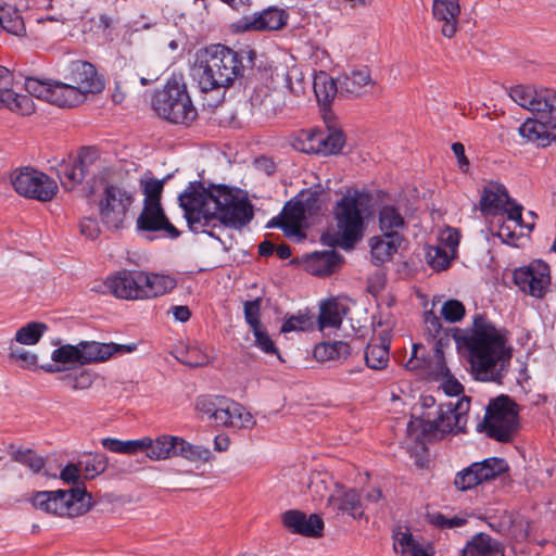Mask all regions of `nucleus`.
Listing matches in <instances>:
<instances>
[{
	"mask_svg": "<svg viewBox=\"0 0 556 556\" xmlns=\"http://www.w3.org/2000/svg\"><path fill=\"white\" fill-rule=\"evenodd\" d=\"M189 229L218 238L217 230L241 229L254 216L253 206L233 189L225 185L190 182L178 197Z\"/></svg>",
	"mask_w": 556,
	"mask_h": 556,
	"instance_id": "nucleus-1",
	"label": "nucleus"
},
{
	"mask_svg": "<svg viewBox=\"0 0 556 556\" xmlns=\"http://www.w3.org/2000/svg\"><path fill=\"white\" fill-rule=\"evenodd\" d=\"M468 351L471 375L478 381L502 384L513 357L506 333L482 314L473 317L471 327L457 337Z\"/></svg>",
	"mask_w": 556,
	"mask_h": 556,
	"instance_id": "nucleus-2",
	"label": "nucleus"
},
{
	"mask_svg": "<svg viewBox=\"0 0 556 556\" xmlns=\"http://www.w3.org/2000/svg\"><path fill=\"white\" fill-rule=\"evenodd\" d=\"M241 55L228 47L213 45L198 58L194 76L202 91L228 88L243 77Z\"/></svg>",
	"mask_w": 556,
	"mask_h": 556,
	"instance_id": "nucleus-3",
	"label": "nucleus"
},
{
	"mask_svg": "<svg viewBox=\"0 0 556 556\" xmlns=\"http://www.w3.org/2000/svg\"><path fill=\"white\" fill-rule=\"evenodd\" d=\"M469 409L470 397L464 395L455 403L448 402L440 405L437 417L433 419L430 418L429 413L412 419L407 424V432L416 441H419L464 431Z\"/></svg>",
	"mask_w": 556,
	"mask_h": 556,
	"instance_id": "nucleus-4",
	"label": "nucleus"
},
{
	"mask_svg": "<svg viewBox=\"0 0 556 556\" xmlns=\"http://www.w3.org/2000/svg\"><path fill=\"white\" fill-rule=\"evenodd\" d=\"M370 195L365 191L350 188L334 206L333 214L338 228V244L351 249L361 240L365 228L364 214L368 210Z\"/></svg>",
	"mask_w": 556,
	"mask_h": 556,
	"instance_id": "nucleus-5",
	"label": "nucleus"
},
{
	"mask_svg": "<svg viewBox=\"0 0 556 556\" xmlns=\"http://www.w3.org/2000/svg\"><path fill=\"white\" fill-rule=\"evenodd\" d=\"M152 109L155 113L174 124L188 125L198 115L185 84L169 79L162 90L154 93Z\"/></svg>",
	"mask_w": 556,
	"mask_h": 556,
	"instance_id": "nucleus-6",
	"label": "nucleus"
},
{
	"mask_svg": "<svg viewBox=\"0 0 556 556\" xmlns=\"http://www.w3.org/2000/svg\"><path fill=\"white\" fill-rule=\"evenodd\" d=\"M135 200L136 190L132 187L122 182L106 184L97 204L103 226L110 230L124 228Z\"/></svg>",
	"mask_w": 556,
	"mask_h": 556,
	"instance_id": "nucleus-7",
	"label": "nucleus"
},
{
	"mask_svg": "<svg viewBox=\"0 0 556 556\" xmlns=\"http://www.w3.org/2000/svg\"><path fill=\"white\" fill-rule=\"evenodd\" d=\"M34 507L60 517H77L91 508V496L85 488L37 492L33 500Z\"/></svg>",
	"mask_w": 556,
	"mask_h": 556,
	"instance_id": "nucleus-8",
	"label": "nucleus"
},
{
	"mask_svg": "<svg viewBox=\"0 0 556 556\" xmlns=\"http://www.w3.org/2000/svg\"><path fill=\"white\" fill-rule=\"evenodd\" d=\"M488 437L498 442H510L519 429L518 405L507 395L490 401L482 421Z\"/></svg>",
	"mask_w": 556,
	"mask_h": 556,
	"instance_id": "nucleus-9",
	"label": "nucleus"
},
{
	"mask_svg": "<svg viewBox=\"0 0 556 556\" xmlns=\"http://www.w3.org/2000/svg\"><path fill=\"white\" fill-rule=\"evenodd\" d=\"M509 97L519 106L556 127V90L517 85L510 88Z\"/></svg>",
	"mask_w": 556,
	"mask_h": 556,
	"instance_id": "nucleus-10",
	"label": "nucleus"
},
{
	"mask_svg": "<svg viewBox=\"0 0 556 556\" xmlns=\"http://www.w3.org/2000/svg\"><path fill=\"white\" fill-rule=\"evenodd\" d=\"M25 88L31 96L60 108L76 106L86 100V97L67 80H42L28 77L25 80Z\"/></svg>",
	"mask_w": 556,
	"mask_h": 556,
	"instance_id": "nucleus-11",
	"label": "nucleus"
},
{
	"mask_svg": "<svg viewBox=\"0 0 556 556\" xmlns=\"http://www.w3.org/2000/svg\"><path fill=\"white\" fill-rule=\"evenodd\" d=\"M508 469V463L504 458L489 457L459 470L455 475L453 484L457 491L467 492L496 479Z\"/></svg>",
	"mask_w": 556,
	"mask_h": 556,
	"instance_id": "nucleus-12",
	"label": "nucleus"
},
{
	"mask_svg": "<svg viewBox=\"0 0 556 556\" xmlns=\"http://www.w3.org/2000/svg\"><path fill=\"white\" fill-rule=\"evenodd\" d=\"M480 210L484 216L504 213L515 226L522 227V206L510 201L509 194L503 185L490 182L483 188L480 198Z\"/></svg>",
	"mask_w": 556,
	"mask_h": 556,
	"instance_id": "nucleus-13",
	"label": "nucleus"
},
{
	"mask_svg": "<svg viewBox=\"0 0 556 556\" xmlns=\"http://www.w3.org/2000/svg\"><path fill=\"white\" fill-rule=\"evenodd\" d=\"M14 190L26 198L50 201L58 192V184L45 173L25 168L11 178Z\"/></svg>",
	"mask_w": 556,
	"mask_h": 556,
	"instance_id": "nucleus-14",
	"label": "nucleus"
},
{
	"mask_svg": "<svg viewBox=\"0 0 556 556\" xmlns=\"http://www.w3.org/2000/svg\"><path fill=\"white\" fill-rule=\"evenodd\" d=\"M513 279L522 292L542 299L551 286V268L542 260H534L527 266L516 268Z\"/></svg>",
	"mask_w": 556,
	"mask_h": 556,
	"instance_id": "nucleus-15",
	"label": "nucleus"
},
{
	"mask_svg": "<svg viewBox=\"0 0 556 556\" xmlns=\"http://www.w3.org/2000/svg\"><path fill=\"white\" fill-rule=\"evenodd\" d=\"M98 161H100L98 149L83 148L76 159L59 165L58 176L61 185L67 190L74 189L84 181Z\"/></svg>",
	"mask_w": 556,
	"mask_h": 556,
	"instance_id": "nucleus-16",
	"label": "nucleus"
},
{
	"mask_svg": "<svg viewBox=\"0 0 556 556\" xmlns=\"http://www.w3.org/2000/svg\"><path fill=\"white\" fill-rule=\"evenodd\" d=\"M306 218L305 214V205L301 204V200L295 198L286 203L282 212L271 218L267 227L281 228L283 233L288 238H294L298 241H302L305 239V233L303 231V223Z\"/></svg>",
	"mask_w": 556,
	"mask_h": 556,
	"instance_id": "nucleus-17",
	"label": "nucleus"
},
{
	"mask_svg": "<svg viewBox=\"0 0 556 556\" xmlns=\"http://www.w3.org/2000/svg\"><path fill=\"white\" fill-rule=\"evenodd\" d=\"M65 80L85 97L88 93L101 92L104 88V83L99 77L96 67L89 62L79 60L70 64Z\"/></svg>",
	"mask_w": 556,
	"mask_h": 556,
	"instance_id": "nucleus-18",
	"label": "nucleus"
},
{
	"mask_svg": "<svg viewBox=\"0 0 556 556\" xmlns=\"http://www.w3.org/2000/svg\"><path fill=\"white\" fill-rule=\"evenodd\" d=\"M334 490L327 497V508L337 516L349 515L354 519L364 516V508L359 493L355 489H348L334 483Z\"/></svg>",
	"mask_w": 556,
	"mask_h": 556,
	"instance_id": "nucleus-19",
	"label": "nucleus"
},
{
	"mask_svg": "<svg viewBox=\"0 0 556 556\" xmlns=\"http://www.w3.org/2000/svg\"><path fill=\"white\" fill-rule=\"evenodd\" d=\"M377 87L367 66L354 68L339 75L340 96L345 98H359Z\"/></svg>",
	"mask_w": 556,
	"mask_h": 556,
	"instance_id": "nucleus-20",
	"label": "nucleus"
},
{
	"mask_svg": "<svg viewBox=\"0 0 556 556\" xmlns=\"http://www.w3.org/2000/svg\"><path fill=\"white\" fill-rule=\"evenodd\" d=\"M283 526L292 533L306 538H320L324 533V520L317 514L306 515L298 509H289L282 515Z\"/></svg>",
	"mask_w": 556,
	"mask_h": 556,
	"instance_id": "nucleus-21",
	"label": "nucleus"
},
{
	"mask_svg": "<svg viewBox=\"0 0 556 556\" xmlns=\"http://www.w3.org/2000/svg\"><path fill=\"white\" fill-rule=\"evenodd\" d=\"M80 365L101 363L108 361L115 353H130L136 344L100 343L96 341H80Z\"/></svg>",
	"mask_w": 556,
	"mask_h": 556,
	"instance_id": "nucleus-22",
	"label": "nucleus"
},
{
	"mask_svg": "<svg viewBox=\"0 0 556 556\" xmlns=\"http://www.w3.org/2000/svg\"><path fill=\"white\" fill-rule=\"evenodd\" d=\"M140 270H122L105 281L110 292L123 300H141Z\"/></svg>",
	"mask_w": 556,
	"mask_h": 556,
	"instance_id": "nucleus-23",
	"label": "nucleus"
},
{
	"mask_svg": "<svg viewBox=\"0 0 556 556\" xmlns=\"http://www.w3.org/2000/svg\"><path fill=\"white\" fill-rule=\"evenodd\" d=\"M137 226L146 231H164L172 239L179 236L177 228L167 219L161 204L143 205L137 218Z\"/></svg>",
	"mask_w": 556,
	"mask_h": 556,
	"instance_id": "nucleus-24",
	"label": "nucleus"
},
{
	"mask_svg": "<svg viewBox=\"0 0 556 556\" xmlns=\"http://www.w3.org/2000/svg\"><path fill=\"white\" fill-rule=\"evenodd\" d=\"M460 4L459 0H433L432 16L441 23V34L453 38L459 28Z\"/></svg>",
	"mask_w": 556,
	"mask_h": 556,
	"instance_id": "nucleus-25",
	"label": "nucleus"
},
{
	"mask_svg": "<svg viewBox=\"0 0 556 556\" xmlns=\"http://www.w3.org/2000/svg\"><path fill=\"white\" fill-rule=\"evenodd\" d=\"M288 14L282 9L268 8L240 22L242 30H277L287 24Z\"/></svg>",
	"mask_w": 556,
	"mask_h": 556,
	"instance_id": "nucleus-26",
	"label": "nucleus"
},
{
	"mask_svg": "<svg viewBox=\"0 0 556 556\" xmlns=\"http://www.w3.org/2000/svg\"><path fill=\"white\" fill-rule=\"evenodd\" d=\"M215 425L237 429L252 428L255 420L252 414L247 412L241 404L225 397Z\"/></svg>",
	"mask_w": 556,
	"mask_h": 556,
	"instance_id": "nucleus-27",
	"label": "nucleus"
},
{
	"mask_svg": "<svg viewBox=\"0 0 556 556\" xmlns=\"http://www.w3.org/2000/svg\"><path fill=\"white\" fill-rule=\"evenodd\" d=\"M141 300L162 296L170 292L177 285L174 277L140 270Z\"/></svg>",
	"mask_w": 556,
	"mask_h": 556,
	"instance_id": "nucleus-28",
	"label": "nucleus"
},
{
	"mask_svg": "<svg viewBox=\"0 0 556 556\" xmlns=\"http://www.w3.org/2000/svg\"><path fill=\"white\" fill-rule=\"evenodd\" d=\"M519 132L523 138L540 146L546 147L556 140V127L548 125L540 116L528 118L520 127Z\"/></svg>",
	"mask_w": 556,
	"mask_h": 556,
	"instance_id": "nucleus-29",
	"label": "nucleus"
},
{
	"mask_svg": "<svg viewBox=\"0 0 556 556\" xmlns=\"http://www.w3.org/2000/svg\"><path fill=\"white\" fill-rule=\"evenodd\" d=\"M462 556H505L504 545L491 535L475 534L462 549Z\"/></svg>",
	"mask_w": 556,
	"mask_h": 556,
	"instance_id": "nucleus-30",
	"label": "nucleus"
},
{
	"mask_svg": "<svg viewBox=\"0 0 556 556\" xmlns=\"http://www.w3.org/2000/svg\"><path fill=\"white\" fill-rule=\"evenodd\" d=\"M178 438L175 435L163 434L155 440L150 437H142L140 441H146L147 446L143 447L147 457L152 460H164L176 456Z\"/></svg>",
	"mask_w": 556,
	"mask_h": 556,
	"instance_id": "nucleus-31",
	"label": "nucleus"
},
{
	"mask_svg": "<svg viewBox=\"0 0 556 556\" xmlns=\"http://www.w3.org/2000/svg\"><path fill=\"white\" fill-rule=\"evenodd\" d=\"M341 264V256L334 251L315 252L305 262L306 269L315 276H328Z\"/></svg>",
	"mask_w": 556,
	"mask_h": 556,
	"instance_id": "nucleus-32",
	"label": "nucleus"
},
{
	"mask_svg": "<svg viewBox=\"0 0 556 556\" xmlns=\"http://www.w3.org/2000/svg\"><path fill=\"white\" fill-rule=\"evenodd\" d=\"M403 241V236L381 235L371 238L370 253L376 265L391 260Z\"/></svg>",
	"mask_w": 556,
	"mask_h": 556,
	"instance_id": "nucleus-33",
	"label": "nucleus"
},
{
	"mask_svg": "<svg viewBox=\"0 0 556 556\" xmlns=\"http://www.w3.org/2000/svg\"><path fill=\"white\" fill-rule=\"evenodd\" d=\"M349 309V306L338 299L324 302L318 317L319 328L321 330L325 328H339Z\"/></svg>",
	"mask_w": 556,
	"mask_h": 556,
	"instance_id": "nucleus-34",
	"label": "nucleus"
},
{
	"mask_svg": "<svg viewBox=\"0 0 556 556\" xmlns=\"http://www.w3.org/2000/svg\"><path fill=\"white\" fill-rule=\"evenodd\" d=\"M379 229L383 235L403 236L406 228L405 218L394 205H383L378 214Z\"/></svg>",
	"mask_w": 556,
	"mask_h": 556,
	"instance_id": "nucleus-35",
	"label": "nucleus"
},
{
	"mask_svg": "<svg viewBox=\"0 0 556 556\" xmlns=\"http://www.w3.org/2000/svg\"><path fill=\"white\" fill-rule=\"evenodd\" d=\"M51 359L54 364L42 365L40 368L47 372L54 374L63 371V367L58 364H79L80 365V352L78 343L64 344L55 349L51 354Z\"/></svg>",
	"mask_w": 556,
	"mask_h": 556,
	"instance_id": "nucleus-36",
	"label": "nucleus"
},
{
	"mask_svg": "<svg viewBox=\"0 0 556 556\" xmlns=\"http://www.w3.org/2000/svg\"><path fill=\"white\" fill-rule=\"evenodd\" d=\"M389 340L383 338L369 342L364 355L366 365L375 370L384 369L389 363Z\"/></svg>",
	"mask_w": 556,
	"mask_h": 556,
	"instance_id": "nucleus-37",
	"label": "nucleus"
},
{
	"mask_svg": "<svg viewBox=\"0 0 556 556\" xmlns=\"http://www.w3.org/2000/svg\"><path fill=\"white\" fill-rule=\"evenodd\" d=\"M318 362L345 361L351 355V346L344 341L321 342L313 352Z\"/></svg>",
	"mask_w": 556,
	"mask_h": 556,
	"instance_id": "nucleus-38",
	"label": "nucleus"
},
{
	"mask_svg": "<svg viewBox=\"0 0 556 556\" xmlns=\"http://www.w3.org/2000/svg\"><path fill=\"white\" fill-rule=\"evenodd\" d=\"M314 92L318 102L330 103L336 94H340L339 76L334 79L328 74L320 72L314 78Z\"/></svg>",
	"mask_w": 556,
	"mask_h": 556,
	"instance_id": "nucleus-39",
	"label": "nucleus"
},
{
	"mask_svg": "<svg viewBox=\"0 0 556 556\" xmlns=\"http://www.w3.org/2000/svg\"><path fill=\"white\" fill-rule=\"evenodd\" d=\"M176 456H180L192 463H206L212 458L210 448L191 444L182 438H178Z\"/></svg>",
	"mask_w": 556,
	"mask_h": 556,
	"instance_id": "nucleus-40",
	"label": "nucleus"
},
{
	"mask_svg": "<svg viewBox=\"0 0 556 556\" xmlns=\"http://www.w3.org/2000/svg\"><path fill=\"white\" fill-rule=\"evenodd\" d=\"M144 442L146 441H140V439L122 441L115 438H104L101 440V444L105 450L126 455L142 453L143 447L147 446Z\"/></svg>",
	"mask_w": 556,
	"mask_h": 556,
	"instance_id": "nucleus-41",
	"label": "nucleus"
},
{
	"mask_svg": "<svg viewBox=\"0 0 556 556\" xmlns=\"http://www.w3.org/2000/svg\"><path fill=\"white\" fill-rule=\"evenodd\" d=\"M47 330L48 326L45 323L30 321L16 331L15 341L25 345H34Z\"/></svg>",
	"mask_w": 556,
	"mask_h": 556,
	"instance_id": "nucleus-42",
	"label": "nucleus"
},
{
	"mask_svg": "<svg viewBox=\"0 0 556 556\" xmlns=\"http://www.w3.org/2000/svg\"><path fill=\"white\" fill-rule=\"evenodd\" d=\"M394 549L401 556H431L429 551L418 543L412 533H401L394 542Z\"/></svg>",
	"mask_w": 556,
	"mask_h": 556,
	"instance_id": "nucleus-43",
	"label": "nucleus"
},
{
	"mask_svg": "<svg viewBox=\"0 0 556 556\" xmlns=\"http://www.w3.org/2000/svg\"><path fill=\"white\" fill-rule=\"evenodd\" d=\"M30 103L31 100L27 96H18L12 90H0V108L4 105L25 115L33 111Z\"/></svg>",
	"mask_w": 556,
	"mask_h": 556,
	"instance_id": "nucleus-44",
	"label": "nucleus"
},
{
	"mask_svg": "<svg viewBox=\"0 0 556 556\" xmlns=\"http://www.w3.org/2000/svg\"><path fill=\"white\" fill-rule=\"evenodd\" d=\"M0 25L8 33L16 36L25 33V25L21 14L11 8L0 9Z\"/></svg>",
	"mask_w": 556,
	"mask_h": 556,
	"instance_id": "nucleus-45",
	"label": "nucleus"
},
{
	"mask_svg": "<svg viewBox=\"0 0 556 556\" xmlns=\"http://www.w3.org/2000/svg\"><path fill=\"white\" fill-rule=\"evenodd\" d=\"M225 396L219 395H202L197 399L195 408L203 416L212 419L215 424L217 421V414L223 407Z\"/></svg>",
	"mask_w": 556,
	"mask_h": 556,
	"instance_id": "nucleus-46",
	"label": "nucleus"
},
{
	"mask_svg": "<svg viewBox=\"0 0 556 556\" xmlns=\"http://www.w3.org/2000/svg\"><path fill=\"white\" fill-rule=\"evenodd\" d=\"M321 140V130H306L302 131L294 147L304 153L320 154Z\"/></svg>",
	"mask_w": 556,
	"mask_h": 556,
	"instance_id": "nucleus-47",
	"label": "nucleus"
},
{
	"mask_svg": "<svg viewBox=\"0 0 556 556\" xmlns=\"http://www.w3.org/2000/svg\"><path fill=\"white\" fill-rule=\"evenodd\" d=\"M11 458L26 467L33 472L38 473L45 466V459L33 450H14L11 452Z\"/></svg>",
	"mask_w": 556,
	"mask_h": 556,
	"instance_id": "nucleus-48",
	"label": "nucleus"
},
{
	"mask_svg": "<svg viewBox=\"0 0 556 556\" xmlns=\"http://www.w3.org/2000/svg\"><path fill=\"white\" fill-rule=\"evenodd\" d=\"M61 380L74 391H83L89 389L93 383V375L86 369L75 372H66Z\"/></svg>",
	"mask_w": 556,
	"mask_h": 556,
	"instance_id": "nucleus-49",
	"label": "nucleus"
},
{
	"mask_svg": "<svg viewBox=\"0 0 556 556\" xmlns=\"http://www.w3.org/2000/svg\"><path fill=\"white\" fill-rule=\"evenodd\" d=\"M320 154L330 155L337 154L344 146V135L340 130H330L325 132L321 130Z\"/></svg>",
	"mask_w": 556,
	"mask_h": 556,
	"instance_id": "nucleus-50",
	"label": "nucleus"
},
{
	"mask_svg": "<svg viewBox=\"0 0 556 556\" xmlns=\"http://www.w3.org/2000/svg\"><path fill=\"white\" fill-rule=\"evenodd\" d=\"M454 257L455 256L451 254L450 251L445 250L444 247L439 244L430 247L427 251V260L429 265L438 270L446 269Z\"/></svg>",
	"mask_w": 556,
	"mask_h": 556,
	"instance_id": "nucleus-51",
	"label": "nucleus"
},
{
	"mask_svg": "<svg viewBox=\"0 0 556 556\" xmlns=\"http://www.w3.org/2000/svg\"><path fill=\"white\" fill-rule=\"evenodd\" d=\"M425 324V334L429 340H437L438 343H441L443 337L445 336V331L442 327V323L440 317L434 315L433 312H426L424 317Z\"/></svg>",
	"mask_w": 556,
	"mask_h": 556,
	"instance_id": "nucleus-52",
	"label": "nucleus"
},
{
	"mask_svg": "<svg viewBox=\"0 0 556 556\" xmlns=\"http://www.w3.org/2000/svg\"><path fill=\"white\" fill-rule=\"evenodd\" d=\"M79 466L83 467L85 478L92 479L106 469L108 458L102 454H96L92 457L80 462Z\"/></svg>",
	"mask_w": 556,
	"mask_h": 556,
	"instance_id": "nucleus-53",
	"label": "nucleus"
},
{
	"mask_svg": "<svg viewBox=\"0 0 556 556\" xmlns=\"http://www.w3.org/2000/svg\"><path fill=\"white\" fill-rule=\"evenodd\" d=\"M331 484L330 479L326 475L315 473L311 477L308 490L314 501L324 500L328 492L329 485Z\"/></svg>",
	"mask_w": 556,
	"mask_h": 556,
	"instance_id": "nucleus-54",
	"label": "nucleus"
},
{
	"mask_svg": "<svg viewBox=\"0 0 556 556\" xmlns=\"http://www.w3.org/2000/svg\"><path fill=\"white\" fill-rule=\"evenodd\" d=\"M164 188L163 179H150L143 185L144 201L143 205L161 204V195Z\"/></svg>",
	"mask_w": 556,
	"mask_h": 556,
	"instance_id": "nucleus-55",
	"label": "nucleus"
},
{
	"mask_svg": "<svg viewBox=\"0 0 556 556\" xmlns=\"http://www.w3.org/2000/svg\"><path fill=\"white\" fill-rule=\"evenodd\" d=\"M465 306L458 300L446 301L441 308V315L450 323H457L465 316Z\"/></svg>",
	"mask_w": 556,
	"mask_h": 556,
	"instance_id": "nucleus-56",
	"label": "nucleus"
},
{
	"mask_svg": "<svg viewBox=\"0 0 556 556\" xmlns=\"http://www.w3.org/2000/svg\"><path fill=\"white\" fill-rule=\"evenodd\" d=\"M459 232L458 230L446 227L440 232L439 236V245L444 247L445 250L450 251L451 254L456 256L457 254V248L459 244Z\"/></svg>",
	"mask_w": 556,
	"mask_h": 556,
	"instance_id": "nucleus-57",
	"label": "nucleus"
},
{
	"mask_svg": "<svg viewBox=\"0 0 556 556\" xmlns=\"http://www.w3.org/2000/svg\"><path fill=\"white\" fill-rule=\"evenodd\" d=\"M255 345L266 354H278V350L267 330L261 326L253 330Z\"/></svg>",
	"mask_w": 556,
	"mask_h": 556,
	"instance_id": "nucleus-58",
	"label": "nucleus"
},
{
	"mask_svg": "<svg viewBox=\"0 0 556 556\" xmlns=\"http://www.w3.org/2000/svg\"><path fill=\"white\" fill-rule=\"evenodd\" d=\"M431 523L441 529H454L465 526L467 519L458 516L446 517L441 513H437L431 516Z\"/></svg>",
	"mask_w": 556,
	"mask_h": 556,
	"instance_id": "nucleus-59",
	"label": "nucleus"
},
{
	"mask_svg": "<svg viewBox=\"0 0 556 556\" xmlns=\"http://www.w3.org/2000/svg\"><path fill=\"white\" fill-rule=\"evenodd\" d=\"M10 357L25 368H33L37 364V355L23 348L10 346Z\"/></svg>",
	"mask_w": 556,
	"mask_h": 556,
	"instance_id": "nucleus-60",
	"label": "nucleus"
},
{
	"mask_svg": "<svg viewBox=\"0 0 556 556\" xmlns=\"http://www.w3.org/2000/svg\"><path fill=\"white\" fill-rule=\"evenodd\" d=\"M260 299L244 303V317L247 323L251 326L252 330L262 326L260 323Z\"/></svg>",
	"mask_w": 556,
	"mask_h": 556,
	"instance_id": "nucleus-61",
	"label": "nucleus"
},
{
	"mask_svg": "<svg viewBox=\"0 0 556 556\" xmlns=\"http://www.w3.org/2000/svg\"><path fill=\"white\" fill-rule=\"evenodd\" d=\"M311 323L306 315L290 316L286 319L281 327V332L288 333L291 331L306 330Z\"/></svg>",
	"mask_w": 556,
	"mask_h": 556,
	"instance_id": "nucleus-62",
	"label": "nucleus"
},
{
	"mask_svg": "<svg viewBox=\"0 0 556 556\" xmlns=\"http://www.w3.org/2000/svg\"><path fill=\"white\" fill-rule=\"evenodd\" d=\"M261 104L266 113L277 114L285 106V101L279 92H271L264 97Z\"/></svg>",
	"mask_w": 556,
	"mask_h": 556,
	"instance_id": "nucleus-63",
	"label": "nucleus"
},
{
	"mask_svg": "<svg viewBox=\"0 0 556 556\" xmlns=\"http://www.w3.org/2000/svg\"><path fill=\"white\" fill-rule=\"evenodd\" d=\"M80 233L88 239H96L100 235V226L96 218L85 217L79 223Z\"/></svg>",
	"mask_w": 556,
	"mask_h": 556,
	"instance_id": "nucleus-64",
	"label": "nucleus"
}]
</instances>
